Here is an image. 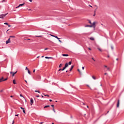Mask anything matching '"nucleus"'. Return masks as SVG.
Wrapping results in <instances>:
<instances>
[{
	"label": "nucleus",
	"mask_w": 124,
	"mask_h": 124,
	"mask_svg": "<svg viewBox=\"0 0 124 124\" xmlns=\"http://www.w3.org/2000/svg\"><path fill=\"white\" fill-rule=\"evenodd\" d=\"M92 59L93 60V61L94 62H95V60H94V59H93V58H92Z\"/></svg>",
	"instance_id": "obj_37"
},
{
	"label": "nucleus",
	"mask_w": 124,
	"mask_h": 124,
	"mask_svg": "<svg viewBox=\"0 0 124 124\" xmlns=\"http://www.w3.org/2000/svg\"><path fill=\"white\" fill-rule=\"evenodd\" d=\"M8 14V13H7L6 14H1L0 15V19H3L5 16H6Z\"/></svg>",
	"instance_id": "obj_1"
},
{
	"label": "nucleus",
	"mask_w": 124,
	"mask_h": 124,
	"mask_svg": "<svg viewBox=\"0 0 124 124\" xmlns=\"http://www.w3.org/2000/svg\"><path fill=\"white\" fill-rule=\"evenodd\" d=\"M116 61H119V59L117 58Z\"/></svg>",
	"instance_id": "obj_62"
},
{
	"label": "nucleus",
	"mask_w": 124,
	"mask_h": 124,
	"mask_svg": "<svg viewBox=\"0 0 124 124\" xmlns=\"http://www.w3.org/2000/svg\"><path fill=\"white\" fill-rule=\"evenodd\" d=\"M93 17H94V16H95V11H94V13L93 15Z\"/></svg>",
	"instance_id": "obj_33"
},
{
	"label": "nucleus",
	"mask_w": 124,
	"mask_h": 124,
	"mask_svg": "<svg viewBox=\"0 0 124 124\" xmlns=\"http://www.w3.org/2000/svg\"><path fill=\"white\" fill-rule=\"evenodd\" d=\"M10 97H13V95L10 96Z\"/></svg>",
	"instance_id": "obj_63"
},
{
	"label": "nucleus",
	"mask_w": 124,
	"mask_h": 124,
	"mask_svg": "<svg viewBox=\"0 0 124 124\" xmlns=\"http://www.w3.org/2000/svg\"><path fill=\"white\" fill-rule=\"evenodd\" d=\"M36 36V37H42V36H41V35H40V36Z\"/></svg>",
	"instance_id": "obj_28"
},
{
	"label": "nucleus",
	"mask_w": 124,
	"mask_h": 124,
	"mask_svg": "<svg viewBox=\"0 0 124 124\" xmlns=\"http://www.w3.org/2000/svg\"><path fill=\"white\" fill-rule=\"evenodd\" d=\"M48 107H50V106H49V105L45 106L44 107V108H48Z\"/></svg>",
	"instance_id": "obj_18"
},
{
	"label": "nucleus",
	"mask_w": 124,
	"mask_h": 124,
	"mask_svg": "<svg viewBox=\"0 0 124 124\" xmlns=\"http://www.w3.org/2000/svg\"><path fill=\"white\" fill-rule=\"evenodd\" d=\"M62 66V64L61 63V64L59 65V68H60V67H61V66Z\"/></svg>",
	"instance_id": "obj_22"
},
{
	"label": "nucleus",
	"mask_w": 124,
	"mask_h": 124,
	"mask_svg": "<svg viewBox=\"0 0 124 124\" xmlns=\"http://www.w3.org/2000/svg\"><path fill=\"white\" fill-rule=\"evenodd\" d=\"M20 96H21V97H23V98L25 99V97H24L22 95V94H20Z\"/></svg>",
	"instance_id": "obj_26"
},
{
	"label": "nucleus",
	"mask_w": 124,
	"mask_h": 124,
	"mask_svg": "<svg viewBox=\"0 0 124 124\" xmlns=\"http://www.w3.org/2000/svg\"><path fill=\"white\" fill-rule=\"evenodd\" d=\"M85 27V28H88V27L93 28V26L87 25H86Z\"/></svg>",
	"instance_id": "obj_8"
},
{
	"label": "nucleus",
	"mask_w": 124,
	"mask_h": 124,
	"mask_svg": "<svg viewBox=\"0 0 124 124\" xmlns=\"http://www.w3.org/2000/svg\"><path fill=\"white\" fill-rule=\"evenodd\" d=\"M120 106V100H118L117 104V107L119 108Z\"/></svg>",
	"instance_id": "obj_5"
},
{
	"label": "nucleus",
	"mask_w": 124,
	"mask_h": 124,
	"mask_svg": "<svg viewBox=\"0 0 124 124\" xmlns=\"http://www.w3.org/2000/svg\"><path fill=\"white\" fill-rule=\"evenodd\" d=\"M25 82H26V83H27V84L28 83V82L27 81V80H25Z\"/></svg>",
	"instance_id": "obj_58"
},
{
	"label": "nucleus",
	"mask_w": 124,
	"mask_h": 124,
	"mask_svg": "<svg viewBox=\"0 0 124 124\" xmlns=\"http://www.w3.org/2000/svg\"><path fill=\"white\" fill-rule=\"evenodd\" d=\"M25 40H30V39H25Z\"/></svg>",
	"instance_id": "obj_53"
},
{
	"label": "nucleus",
	"mask_w": 124,
	"mask_h": 124,
	"mask_svg": "<svg viewBox=\"0 0 124 124\" xmlns=\"http://www.w3.org/2000/svg\"><path fill=\"white\" fill-rule=\"evenodd\" d=\"M61 70H62V69H59L58 71H61Z\"/></svg>",
	"instance_id": "obj_40"
},
{
	"label": "nucleus",
	"mask_w": 124,
	"mask_h": 124,
	"mask_svg": "<svg viewBox=\"0 0 124 124\" xmlns=\"http://www.w3.org/2000/svg\"><path fill=\"white\" fill-rule=\"evenodd\" d=\"M26 69V70H28V69H28V67H26V69Z\"/></svg>",
	"instance_id": "obj_44"
},
{
	"label": "nucleus",
	"mask_w": 124,
	"mask_h": 124,
	"mask_svg": "<svg viewBox=\"0 0 124 124\" xmlns=\"http://www.w3.org/2000/svg\"><path fill=\"white\" fill-rule=\"evenodd\" d=\"M70 118H71V119H73V117H72V115H71Z\"/></svg>",
	"instance_id": "obj_43"
},
{
	"label": "nucleus",
	"mask_w": 124,
	"mask_h": 124,
	"mask_svg": "<svg viewBox=\"0 0 124 124\" xmlns=\"http://www.w3.org/2000/svg\"><path fill=\"white\" fill-rule=\"evenodd\" d=\"M28 74H30V75H31V71H30V70L28 69Z\"/></svg>",
	"instance_id": "obj_19"
},
{
	"label": "nucleus",
	"mask_w": 124,
	"mask_h": 124,
	"mask_svg": "<svg viewBox=\"0 0 124 124\" xmlns=\"http://www.w3.org/2000/svg\"><path fill=\"white\" fill-rule=\"evenodd\" d=\"M41 96H42V97H43V98L44 97V96L43 95H41Z\"/></svg>",
	"instance_id": "obj_64"
},
{
	"label": "nucleus",
	"mask_w": 124,
	"mask_h": 124,
	"mask_svg": "<svg viewBox=\"0 0 124 124\" xmlns=\"http://www.w3.org/2000/svg\"><path fill=\"white\" fill-rule=\"evenodd\" d=\"M20 108H21L22 109V110H24L25 108H23V107H20Z\"/></svg>",
	"instance_id": "obj_39"
},
{
	"label": "nucleus",
	"mask_w": 124,
	"mask_h": 124,
	"mask_svg": "<svg viewBox=\"0 0 124 124\" xmlns=\"http://www.w3.org/2000/svg\"><path fill=\"white\" fill-rule=\"evenodd\" d=\"M104 75H107V73H105L104 74Z\"/></svg>",
	"instance_id": "obj_57"
},
{
	"label": "nucleus",
	"mask_w": 124,
	"mask_h": 124,
	"mask_svg": "<svg viewBox=\"0 0 124 124\" xmlns=\"http://www.w3.org/2000/svg\"><path fill=\"white\" fill-rule=\"evenodd\" d=\"M2 2H5V0H3Z\"/></svg>",
	"instance_id": "obj_42"
},
{
	"label": "nucleus",
	"mask_w": 124,
	"mask_h": 124,
	"mask_svg": "<svg viewBox=\"0 0 124 124\" xmlns=\"http://www.w3.org/2000/svg\"><path fill=\"white\" fill-rule=\"evenodd\" d=\"M23 112L24 114H26V111H25V109L23 110Z\"/></svg>",
	"instance_id": "obj_29"
},
{
	"label": "nucleus",
	"mask_w": 124,
	"mask_h": 124,
	"mask_svg": "<svg viewBox=\"0 0 124 124\" xmlns=\"http://www.w3.org/2000/svg\"><path fill=\"white\" fill-rule=\"evenodd\" d=\"M53 111L54 112V113H56V110H55V109L53 108Z\"/></svg>",
	"instance_id": "obj_35"
},
{
	"label": "nucleus",
	"mask_w": 124,
	"mask_h": 124,
	"mask_svg": "<svg viewBox=\"0 0 124 124\" xmlns=\"http://www.w3.org/2000/svg\"><path fill=\"white\" fill-rule=\"evenodd\" d=\"M65 67L66 68V67H68V63H66L65 64Z\"/></svg>",
	"instance_id": "obj_10"
},
{
	"label": "nucleus",
	"mask_w": 124,
	"mask_h": 124,
	"mask_svg": "<svg viewBox=\"0 0 124 124\" xmlns=\"http://www.w3.org/2000/svg\"><path fill=\"white\" fill-rule=\"evenodd\" d=\"M90 40L93 41V40H94V38L93 37H91L90 38Z\"/></svg>",
	"instance_id": "obj_14"
},
{
	"label": "nucleus",
	"mask_w": 124,
	"mask_h": 124,
	"mask_svg": "<svg viewBox=\"0 0 124 124\" xmlns=\"http://www.w3.org/2000/svg\"><path fill=\"white\" fill-rule=\"evenodd\" d=\"M45 59H53L52 57H48L47 56L45 57Z\"/></svg>",
	"instance_id": "obj_15"
},
{
	"label": "nucleus",
	"mask_w": 124,
	"mask_h": 124,
	"mask_svg": "<svg viewBox=\"0 0 124 124\" xmlns=\"http://www.w3.org/2000/svg\"><path fill=\"white\" fill-rule=\"evenodd\" d=\"M35 93H40V92L38 90H35Z\"/></svg>",
	"instance_id": "obj_17"
},
{
	"label": "nucleus",
	"mask_w": 124,
	"mask_h": 124,
	"mask_svg": "<svg viewBox=\"0 0 124 124\" xmlns=\"http://www.w3.org/2000/svg\"><path fill=\"white\" fill-rule=\"evenodd\" d=\"M107 69L108 71H110V68H107Z\"/></svg>",
	"instance_id": "obj_36"
},
{
	"label": "nucleus",
	"mask_w": 124,
	"mask_h": 124,
	"mask_svg": "<svg viewBox=\"0 0 124 124\" xmlns=\"http://www.w3.org/2000/svg\"><path fill=\"white\" fill-rule=\"evenodd\" d=\"M88 21H89V24H92V21H91L90 20H89Z\"/></svg>",
	"instance_id": "obj_31"
},
{
	"label": "nucleus",
	"mask_w": 124,
	"mask_h": 124,
	"mask_svg": "<svg viewBox=\"0 0 124 124\" xmlns=\"http://www.w3.org/2000/svg\"><path fill=\"white\" fill-rule=\"evenodd\" d=\"M30 2H31L32 1V0H29Z\"/></svg>",
	"instance_id": "obj_48"
},
{
	"label": "nucleus",
	"mask_w": 124,
	"mask_h": 124,
	"mask_svg": "<svg viewBox=\"0 0 124 124\" xmlns=\"http://www.w3.org/2000/svg\"><path fill=\"white\" fill-rule=\"evenodd\" d=\"M10 37L13 38H15V36H10Z\"/></svg>",
	"instance_id": "obj_24"
},
{
	"label": "nucleus",
	"mask_w": 124,
	"mask_h": 124,
	"mask_svg": "<svg viewBox=\"0 0 124 124\" xmlns=\"http://www.w3.org/2000/svg\"><path fill=\"white\" fill-rule=\"evenodd\" d=\"M4 25H7V26H8V24L7 22L4 23Z\"/></svg>",
	"instance_id": "obj_30"
},
{
	"label": "nucleus",
	"mask_w": 124,
	"mask_h": 124,
	"mask_svg": "<svg viewBox=\"0 0 124 124\" xmlns=\"http://www.w3.org/2000/svg\"><path fill=\"white\" fill-rule=\"evenodd\" d=\"M30 101H31V105H32V104L33 103V99L32 98H31Z\"/></svg>",
	"instance_id": "obj_9"
},
{
	"label": "nucleus",
	"mask_w": 124,
	"mask_h": 124,
	"mask_svg": "<svg viewBox=\"0 0 124 124\" xmlns=\"http://www.w3.org/2000/svg\"><path fill=\"white\" fill-rule=\"evenodd\" d=\"M3 79V77H2L1 78H0V83L1 82H2V80Z\"/></svg>",
	"instance_id": "obj_16"
},
{
	"label": "nucleus",
	"mask_w": 124,
	"mask_h": 124,
	"mask_svg": "<svg viewBox=\"0 0 124 124\" xmlns=\"http://www.w3.org/2000/svg\"><path fill=\"white\" fill-rule=\"evenodd\" d=\"M89 50H90L91 51V50H92V49L90 47L88 48Z\"/></svg>",
	"instance_id": "obj_51"
},
{
	"label": "nucleus",
	"mask_w": 124,
	"mask_h": 124,
	"mask_svg": "<svg viewBox=\"0 0 124 124\" xmlns=\"http://www.w3.org/2000/svg\"><path fill=\"white\" fill-rule=\"evenodd\" d=\"M98 50H99V51H100V52H102V50L101 48H98Z\"/></svg>",
	"instance_id": "obj_25"
},
{
	"label": "nucleus",
	"mask_w": 124,
	"mask_h": 124,
	"mask_svg": "<svg viewBox=\"0 0 124 124\" xmlns=\"http://www.w3.org/2000/svg\"><path fill=\"white\" fill-rule=\"evenodd\" d=\"M49 101H50V102H52V100L51 99H49Z\"/></svg>",
	"instance_id": "obj_50"
},
{
	"label": "nucleus",
	"mask_w": 124,
	"mask_h": 124,
	"mask_svg": "<svg viewBox=\"0 0 124 124\" xmlns=\"http://www.w3.org/2000/svg\"><path fill=\"white\" fill-rule=\"evenodd\" d=\"M92 78L93 79V80H96V78H95V77L92 76Z\"/></svg>",
	"instance_id": "obj_21"
},
{
	"label": "nucleus",
	"mask_w": 124,
	"mask_h": 124,
	"mask_svg": "<svg viewBox=\"0 0 124 124\" xmlns=\"http://www.w3.org/2000/svg\"><path fill=\"white\" fill-rule=\"evenodd\" d=\"M46 50H48V48H46L45 49V51H46Z\"/></svg>",
	"instance_id": "obj_45"
},
{
	"label": "nucleus",
	"mask_w": 124,
	"mask_h": 124,
	"mask_svg": "<svg viewBox=\"0 0 124 124\" xmlns=\"http://www.w3.org/2000/svg\"><path fill=\"white\" fill-rule=\"evenodd\" d=\"M58 40H59V42H60V43H62V41H61V40H60V38H59V39H58Z\"/></svg>",
	"instance_id": "obj_34"
},
{
	"label": "nucleus",
	"mask_w": 124,
	"mask_h": 124,
	"mask_svg": "<svg viewBox=\"0 0 124 124\" xmlns=\"http://www.w3.org/2000/svg\"><path fill=\"white\" fill-rule=\"evenodd\" d=\"M12 124H14V120L13 121V123Z\"/></svg>",
	"instance_id": "obj_55"
},
{
	"label": "nucleus",
	"mask_w": 124,
	"mask_h": 124,
	"mask_svg": "<svg viewBox=\"0 0 124 124\" xmlns=\"http://www.w3.org/2000/svg\"><path fill=\"white\" fill-rule=\"evenodd\" d=\"M10 38H9L7 41H6V44H8V43H10Z\"/></svg>",
	"instance_id": "obj_4"
},
{
	"label": "nucleus",
	"mask_w": 124,
	"mask_h": 124,
	"mask_svg": "<svg viewBox=\"0 0 124 124\" xmlns=\"http://www.w3.org/2000/svg\"><path fill=\"white\" fill-rule=\"evenodd\" d=\"M36 97H39V95H36Z\"/></svg>",
	"instance_id": "obj_49"
},
{
	"label": "nucleus",
	"mask_w": 124,
	"mask_h": 124,
	"mask_svg": "<svg viewBox=\"0 0 124 124\" xmlns=\"http://www.w3.org/2000/svg\"><path fill=\"white\" fill-rule=\"evenodd\" d=\"M8 27H11V25H8Z\"/></svg>",
	"instance_id": "obj_61"
},
{
	"label": "nucleus",
	"mask_w": 124,
	"mask_h": 124,
	"mask_svg": "<svg viewBox=\"0 0 124 124\" xmlns=\"http://www.w3.org/2000/svg\"><path fill=\"white\" fill-rule=\"evenodd\" d=\"M13 84H14V85H16V81L15 80V79H14L13 80Z\"/></svg>",
	"instance_id": "obj_12"
},
{
	"label": "nucleus",
	"mask_w": 124,
	"mask_h": 124,
	"mask_svg": "<svg viewBox=\"0 0 124 124\" xmlns=\"http://www.w3.org/2000/svg\"><path fill=\"white\" fill-rule=\"evenodd\" d=\"M51 107H54V105H51Z\"/></svg>",
	"instance_id": "obj_54"
},
{
	"label": "nucleus",
	"mask_w": 124,
	"mask_h": 124,
	"mask_svg": "<svg viewBox=\"0 0 124 124\" xmlns=\"http://www.w3.org/2000/svg\"><path fill=\"white\" fill-rule=\"evenodd\" d=\"M111 48L112 50L114 49V47H113V46H111Z\"/></svg>",
	"instance_id": "obj_38"
},
{
	"label": "nucleus",
	"mask_w": 124,
	"mask_h": 124,
	"mask_svg": "<svg viewBox=\"0 0 124 124\" xmlns=\"http://www.w3.org/2000/svg\"><path fill=\"white\" fill-rule=\"evenodd\" d=\"M51 36H53V37H55V38H57V39H60L59 37L57 36H55L54 35L50 34Z\"/></svg>",
	"instance_id": "obj_6"
},
{
	"label": "nucleus",
	"mask_w": 124,
	"mask_h": 124,
	"mask_svg": "<svg viewBox=\"0 0 124 124\" xmlns=\"http://www.w3.org/2000/svg\"><path fill=\"white\" fill-rule=\"evenodd\" d=\"M6 80H7V78H6L4 79H2V82H3L4 81H6Z\"/></svg>",
	"instance_id": "obj_27"
},
{
	"label": "nucleus",
	"mask_w": 124,
	"mask_h": 124,
	"mask_svg": "<svg viewBox=\"0 0 124 124\" xmlns=\"http://www.w3.org/2000/svg\"><path fill=\"white\" fill-rule=\"evenodd\" d=\"M44 95L45 96H48V97H49V95H47V94H46H46H44Z\"/></svg>",
	"instance_id": "obj_32"
},
{
	"label": "nucleus",
	"mask_w": 124,
	"mask_h": 124,
	"mask_svg": "<svg viewBox=\"0 0 124 124\" xmlns=\"http://www.w3.org/2000/svg\"><path fill=\"white\" fill-rule=\"evenodd\" d=\"M15 116L16 117H18V116H19V114H16Z\"/></svg>",
	"instance_id": "obj_41"
},
{
	"label": "nucleus",
	"mask_w": 124,
	"mask_h": 124,
	"mask_svg": "<svg viewBox=\"0 0 124 124\" xmlns=\"http://www.w3.org/2000/svg\"><path fill=\"white\" fill-rule=\"evenodd\" d=\"M82 69L84 70V69H85V67H82Z\"/></svg>",
	"instance_id": "obj_47"
},
{
	"label": "nucleus",
	"mask_w": 124,
	"mask_h": 124,
	"mask_svg": "<svg viewBox=\"0 0 124 124\" xmlns=\"http://www.w3.org/2000/svg\"><path fill=\"white\" fill-rule=\"evenodd\" d=\"M73 67H74V65L71 66V68L70 69V71H71V70H72V69H73Z\"/></svg>",
	"instance_id": "obj_11"
},
{
	"label": "nucleus",
	"mask_w": 124,
	"mask_h": 124,
	"mask_svg": "<svg viewBox=\"0 0 124 124\" xmlns=\"http://www.w3.org/2000/svg\"><path fill=\"white\" fill-rule=\"evenodd\" d=\"M33 73L35 72V69H34V70H33Z\"/></svg>",
	"instance_id": "obj_52"
},
{
	"label": "nucleus",
	"mask_w": 124,
	"mask_h": 124,
	"mask_svg": "<svg viewBox=\"0 0 124 124\" xmlns=\"http://www.w3.org/2000/svg\"><path fill=\"white\" fill-rule=\"evenodd\" d=\"M72 62L71 61H70L69 62H68V64H69V65H71V63H72Z\"/></svg>",
	"instance_id": "obj_20"
},
{
	"label": "nucleus",
	"mask_w": 124,
	"mask_h": 124,
	"mask_svg": "<svg viewBox=\"0 0 124 124\" xmlns=\"http://www.w3.org/2000/svg\"><path fill=\"white\" fill-rule=\"evenodd\" d=\"M66 68L65 66L62 69V71H63Z\"/></svg>",
	"instance_id": "obj_23"
},
{
	"label": "nucleus",
	"mask_w": 124,
	"mask_h": 124,
	"mask_svg": "<svg viewBox=\"0 0 124 124\" xmlns=\"http://www.w3.org/2000/svg\"><path fill=\"white\" fill-rule=\"evenodd\" d=\"M3 91V90H0V93H2V92Z\"/></svg>",
	"instance_id": "obj_56"
},
{
	"label": "nucleus",
	"mask_w": 124,
	"mask_h": 124,
	"mask_svg": "<svg viewBox=\"0 0 124 124\" xmlns=\"http://www.w3.org/2000/svg\"><path fill=\"white\" fill-rule=\"evenodd\" d=\"M24 4H25V3L20 4L17 7H16V8H19V7H20V6H23V5H24Z\"/></svg>",
	"instance_id": "obj_3"
},
{
	"label": "nucleus",
	"mask_w": 124,
	"mask_h": 124,
	"mask_svg": "<svg viewBox=\"0 0 124 124\" xmlns=\"http://www.w3.org/2000/svg\"><path fill=\"white\" fill-rule=\"evenodd\" d=\"M108 58H110V56L108 55Z\"/></svg>",
	"instance_id": "obj_60"
},
{
	"label": "nucleus",
	"mask_w": 124,
	"mask_h": 124,
	"mask_svg": "<svg viewBox=\"0 0 124 124\" xmlns=\"http://www.w3.org/2000/svg\"><path fill=\"white\" fill-rule=\"evenodd\" d=\"M10 74H13L12 76L14 77L15 75V74H16V73H17V71H16L15 73L13 72H10Z\"/></svg>",
	"instance_id": "obj_2"
},
{
	"label": "nucleus",
	"mask_w": 124,
	"mask_h": 124,
	"mask_svg": "<svg viewBox=\"0 0 124 124\" xmlns=\"http://www.w3.org/2000/svg\"><path fill=\"white\" fill-rule=\"evenodd\" d=\"M63 57H68V54H62Z\"/></svg>",
	"instance_id": "obj_13"
},
{
	"label": "nucleus",
	"mask_w": 124,
	"mask_h": 124,
	"mask_svg": "<svg viewBox=\"0 0 124 124\" xmlns=\"http://www.w3.org/2000/svg\"><path fill=\"white\" fill-rule=\"evenodd\" d=\"M78 72H80V70L79 69H78Z\"/></svg>",
	"instance_id": "obj_46"
},
{
	"label": "nucleus",
	"mask_w": 124,
	"mask_h": 124,
	"mask_svg": "<svg viewBox=\"0 0 124 124\" xmlns=\"http://www.w3.org/2000/svg\"><path fill=\"white\" fill-rule=\"evenodd\" d=\"M91 26H93V28L94 29H95V22H93V24Z\"/></svg>",
	"instance_id": "obj_7"
},
{
	"label": "nucleus",
	"mask_w": 124,
	"mask_h": 124,
	"mask_svg": "<svg viewBox=\"0 0 124 124\" xmlns=\"http://www.w3.org/2000/svg\"><path fill=\"white\" fill-rule=\"evenodd\" d=\"M104 67H107V65H104Z\"/></svg>",
	"instance_id": "obj_59"
}]
</instances>
